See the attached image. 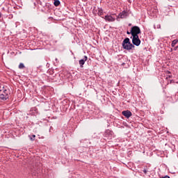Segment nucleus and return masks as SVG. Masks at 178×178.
Here are the masks:
<instances>
[{
    "mask_svg": "<svg viewBox=\"0 0 178 178\" xmlns=\"http://www.w3.org/2000/svg\"><path fill=\"white\" fill-rule=\"evenodd\" d=\"M56 60H58V58H56Z\"/></svg>",
    "mask_w": 178,
    "mask_h": 178,
    "instance_id": "obj_34",
    "label": "nucleus"
},
{
    "mask_svg": "<svg viewBox=\"0 0 178 178\" xmlns=\"http://www.w3.org/2000/svg\"><path fill=\"white\" fill-rule=\"evenodd\" d=\"M127 34H128V35H130V34L132 35L131 31H127Z\"/></svg>",
    "mask_w": 178,
    "mask_h": 178,
    "instance_id": "obj_19",
    "label": "nucleus"
},
{
    "mask_svg": "<svg viewBox=\"0 0 178 178\" xmlns=\"http://www.w3.org/2000/svg\"><path fill=\"white\" fill-rule=\"evenodd\" d=\"M173 51V49L172 48H171L170 49V52H172Z\"/></svg>",
    "mask_w": 178,
    "mask_h": 178,
    "instance_id": "obj_32",
    "label": "nucleus"
},
{
    "mask_svg": "<svg viewBox=\"0 0 178 178\" xmlns=\"http://www.w3.org/2000/svg\"><path fill=\"white\" fill-rule=\"evenodd\" d=\"M104 19L106 22H115V20H116V19L112 17V15H105Z\"/></svg>",
    "mask_w": 178,
    "mask_h": 178,
    "instance_id": "obj_8",
    "label": "nucleus"
},
{
    "mask_svg": "<svg viewBox=\"0 0 178 178\" xmlns=\"http://www.w3.org/2000/svg\"><path fill=\"white\" fill-rule=\"evenodd\" d=\"M122 114L123 115V116H124L125 118H127V119H129V118H130L133 113H131V111L127 110V111H124L122 112Z\"/></svg>",
    "mask_w": 178,
    "mask_h": 178,
    "instance_id": "obj_6",
    "label": "nucleus"
},
{
    "mask_svg": "<svg viewBox=\"0 0 178 178\" xmlns=\"http://www.w3.org/2000/svg\"><path fill=\"white\" fill-rule=\"evenodd\" d=\"M129 27L131 26V24H128Z\"/></svg>",
    "mask_w": 178,
    "mask_h": 178,
    "instance_id": "obj_30",
    "label": "nucleus"
},
{
    "mask_svg": "<svg viewBox=\"0 0 178 178\" xmlns=\"http://www.w3.org/2000/svg\"><path fill=\"white\" fill-rule=\"evenodd\" d=\"M7 91L8 90L5 89L3 92L0 94V101L1 102L9 99V94H8Z\"/></svg>",
    "mask_w": 178,
    "mask_h": 178,
    "instance_id": "obj_3",
    "label": "nucleus"
},
{
    "mask_svg": "<svg viewBox=\"0 0 178 178\" xmlns=\"http://www.w3.org/2000/svg\"><path fill=\"white\" fill-rule=\"evenodd\" d=\"M140 44L141 40H140V37H138V35L132 36V43L130 42V38H126L122 41V48L123 49H126V51H131L133 48H135L136 47H140Z\"/></svg>",
    "mask_w": 178,
    "mask_h": 178,
    "instance_id": "obj_1",
    "label": "nucleus"
},
{
    "mask_svg": "<svg viewBox=\"0 0 178 178\" xmlns=\"http://www.w3.org/2000/svg\"><path fill=\"white\" fill-rule=\"evenodd\" d=\"M167 73H168V74H170V71H167Z\"/></svg>",
    "mask_w": 178,
    "mask_h": 178,
    "instance_id": "obj_28",
    "label": "nucleus"
},
{
    "mask_svg": "<svg viewBox=\"0 0 178 178\" xmlns=\"http://www.w3.org/2000/svg\"><path fill=\"white\" fill-rule=\"evenodd\" d=\"M54 6H59L60 5V1L59 0H54Z\"/></svg>",
    "mask_w": 178,
    "mask_h": 178,
    "instance_id": "obj_14",
    "label": "nucleus"
},
{
    "mask_svg": "<svg viewBox=\"0 0 178 178\" xmlns=\"http://www.w3.org/2000/svg\"><path fill=\"white\" fill-rule=\"evenodd\" d=\"M155 13H158V9L154 10Z\"/></svg>",
    "mask_w": 178,
    "mask_h": 178,
    "instance_id": "obj_26",
    "label": "nucleus"
},
{
    "mask_svg": "<svg viewBox=\"0 0 178 178\" xmlns=\"http://www.w3.org/2000/svg\"><path fill=\"white\" fill-rule=\"evenodd\" d=\"M81 143H83V147L85 148H87V147H88V144H90V140L86 139V140H82Z\"/></svg>",
    "mask_w": 178,
    "mask_h": 178,
    "instance_id": "obj_10",
    "label": "nucleus"
},
{
    "mask_svg": "<svg viewBox=\"0 0 178 178\" xmlns=\"http://www.w3.org/2000/svg\"><path fill=\"white\" fill-rule=\"evenodd\" d=\"M147 170L145 169L143 170V173H145V175H147Z\"/></svg>",
    "mask_w": 178,
    "mask_h": 178,
    "instance_id": "obj_25",
    "label": "nucleus"
},
{
    "mask_svg": "<svg viewBox=\"0 0 178 178\" xmlns=\"http://www.w3.org/2000/svg\"><path fill=\"white\" fill-rule=\"evenodd\" d=\"M87 59H88V57H87V56H84L83 59L79 60V63L80 65V67H83L84 63L87 62Z\"/></svg>",
    "mask_w": 178,
    "mask_h": 178,
    "instance_id": "obj_7",
    "label": "nucleus"
},
{
    "mask_svg": "<svg viewBox=\"0 0 178 178\" xmlns=\"http://www.w3.org/2000/svg\"><path fill=\"white\" fill-rule=\"evenodd\" d=\"M46 66L47 67H49V63H47V65H46Z\"/></svg>",
    "mask_w": 178,
    "mask_h": 178,
    "instance_id": "obj_27",
    "label": "nucleus"
},
{
    "mask_svg": "<svg viewBox=\"0 0 178 178\" xmlns=\"http://www.w3.org/2000/svg\"><path fill=\"white\" fill-rule=\"evenodd\" d=\"M161 178H170V177H169V175H165V176H164L163 177H161Z\"/></svg>",
    "mask_w": 178,
    "mask_h": 178,
    "instance_id": "obj_23",
    "label": "nucleus"
},
{
    "mask_svg": "<svg viewBox=\"0 0 178 178\" xmlns=\"http://www.w3.org/2000/svg\"><path fill=\"white\" fill-rule=\"evenodd\" d=\"M49 74H52V71L50 70L49 71Z\"/></svg>",
    "mask_w": 178,
    "mask_h": 178,
    "instance_id": "obj_33",
    "label": "nucleus"
},
{
    "mask_svg": "<svg viewBox=\"0 0 178 178\" xmlns=\"http://www.w3.org/2000/svg\"><path fill=\"white\" fill-rule=\"evenodd\" d=\"M47 73V74H46V77H47V81H49V82L52 81V76H48V74H49L48 72Z\"/></svg>",
    "mask_w": 178,
    "mask_h": 178,
    "instance_id": "obj_16",
    "label": "nucleus"
},
{
    "mask_svg": "<svg viewBox=\"0 0 178 178\" xmlns=\"http://www.w3.org/2000/svg\"><path fill=\"white\" fill-rule=\"evenodd\" d=\"M19 69H24V64L23 63H19Z\"/></svg>",
    "mask_w": 178,
    "mask_h": 178,
    "instance_id": "obj_17",
    "label": "nucleus"
},
{
    "mask_svg": "<svg viewBox=\"0 0 178 178\" xmlns=\"http://www.w3.org/2000/svg\"><path fill=\"white\" fill-rule=\"evenodd\" d=\"M178 44V40L177 39H175L174 40L172 41V43H171V47L173 48L175 47L176 44Z\"/></svg>",
    "mask_w": 178,
    "mask_h": 178,
    "instance_id": "obj_13",
    "label": "nucleus"
},
{
    "mask_svg": "<svg viewBox=\"0 0 178 178\" xmlns=\"http://www.w3.org/2000/svg\"><path fill=\"white\" fill-rule=\"evenodd\" d=\"M48 20L49 21V22H48V23H51V22H54V17H48Z\"/></svg>",
    "mask_w": 178,
    "mask_h": 178,
    "instance_id": "obj_18",
    "label": "nucleus"
},
{
    "mask_svg": "<svg viewBox=\"0 0 178 178\" xmlns=\"http://www.w3.org/2000/svg\"><path fill=\"white\" fill-rule=\"evenodd\" d=\"M97 15H98V16H103L104 15V10H102V8H98Z\"/></svg>",
    "mask_w": 178,
    "mask_h": 178,
    "instance_id": "obj_12",
    "label": "nucleus"
},
{
    "mask_svg": "<svg viewBox=\"0 0 178 178\" xmlns=\"http://www.w3.org/2000/svg\"><path fill=\"white\" fill-rule=\"evenodd\" d=\"M131 33H132V37L141 34V29L138 26H134L131 28Z\"/></svg>",
    "mask_w": 178,
    "mask_h": 178,
    "instance_id": "obj_2",
    "label": "nucleus"
},
{
    "mask_svg": "<svg viewBox=\"0 0 178 178\" xmlns=\"http://www.w3.org/2000/svg\"><path fill=\"white\" fill-rule=\"evenodd\" d=\"M38 9L39 12L44 13L45 12V1H39Z\"/></svg>",
    "mask_w": 178,
    "mask_h": 178,
    "instance_id": "obj_5",
    "label": "nucleus"
},
{
    "mask_svg": "<svg viewBox=\"0 0 178 178\" xmlns=\"http://www.w3.org/2000/svg\"><path fill=\"white\" fill-rule=\"evenodd\" d=\"M83 2H87L88 0H82Z\"/></svg>",
    "mask_w": 178,
    "mask_h": 178,
    "instance_id": "obj_29",
    "label": "nucleus"
},
{
    "mask_svg": "<svg viewBox=\"0 0 178 178\" xmlns=\"http://www.w3.org/2000/svg\"><path fill=\"white\" fill-rule=\"evenodd\" d=\"M104 137L107 138V140H112V138H113V131L109 129L106 130Z\"/></svg>",
    "mask_w": 178,
    "mask_h": 178,
    "instance_id": "obj_4",
    "label": "nucleus"
},
{
    "mask_svg": "<svg viewBox=\"0 0 178 178\" xmlns=\"http://www.w3.org/2000/svg\"><path fill=\"white\" fill-rule=\"evenodd\" d=\"M46 37H47L46 41H49L50 42H52V41H54V37L52 35H47Z\"/></svg>",
    "mask_w": 178,
    "mask_h": 178,
    "instance_id": "obj_11",
    "label": "nucleus"
},
{
    "mask_svg": "<svg viewBox=\"0 0 178 178\" xmlns=\"http://www.w3.org/2000/svg\"><path fill=\"white\" fill-rule=\"evenodd\" d=\"M35 138V135H33L32 138H31V140L33 141Z\"/></svg>",
    "mask_w": 178,
    "mask_h": 178,
    "instance_id": "obj_20",
    "label": "nucleus"
},
{
    "mask_svg": "<svg viewBox=\"0 0 178 178\" xmlns=\"http://www.w3.org/2000/svg\"><path fill=\"white\" fill-rule=\"evenodd\" d=\"M172 77V75H167L166 79H170Z\"/></svg>",
    "mask_w": 178,
    "mask_h": 178,
    "instance_id": "obj_24",
    "label": "nucleus"
},
{
    "mask_svg": "<svg viewBox=\"0 0 178 178\" xmlns=\"http://www.w3.org/2000/svg\"><path fill=\"white\" fill-rule=\"evenodd\" d=\"M177 48H178V46L174 47L173 50H174V51H177Z\"/></svg>",
    "mask_w": 178,
    "mask_h": 178,
    "instance_id": "obj_22",
    "label": "nucleus"
},
{
    "mask_svg": "<svg viewBox=\"0 0 178 178\" xmlns=\"http://www.w3.org/2000/svg\"><path fill=\"white\" fill-rule=\"evenodd\" d=\"M120 19H126V17H127V16H129V12L126 11V10H123L122 12H121L119 15Z\"/></svg>",
    "mask_w": 178,
    "mask_h": 178,
    "instance_id": "obj_9",
    "label": "nucleus"
},
{
    "mask_svg": "<svg viewBox=\"0 0 178 178\" xmlns=\"http://www.w3.org/2000/svg\"><path fill=\"white\" fill-rule=\"evenodd\" d=\"M5 85L0 83V92L5 90Z\"/></svg>",
    "mask_w": 178,
    "mask_h": 178,
    "instance_id": "obj_15",
    "label": "nucleus"
},
{
    "mask_svg": "<svg viewBox=\"0 0 178 178\" xmlns=\"http://www.w3.org/2000/svg\"><path fill=\"white\" fill-rule=\"evenodd\" d=\"M0 17H2V13H0Z\"/></svg>",
    "mask_w": 178,
    "mask_h": 178,
    "instance_id": "obj_31",
    "label": "nucleus"
},
{
    "mask_svg": "<svg viewBox=\"0 0 178 178\" xmlns=\"http://www.w3.org/2000/svg\"><path fill=\"white\" fill-rule=\"evenodd\" d=\"M45 8H49V3H47L45 4Z\"/></svg>",
    "mask_w": 178,
    "mask_h": 178,
    "instance_id": "obj_21",
    "label": "nucleus"
}]
</instances>
